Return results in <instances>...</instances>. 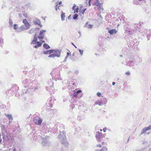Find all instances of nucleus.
Returning a JSON list of instances; mask_svg holds the SVG:
<instances>
[{"instance_id":"obj_1","label":"nucleus","mask_w":151,"mask_h":151,"mask_svg":"<svg viewBox=\"0 0 151 151\" xmlns=\"http://www.w3.org/2000/svg\"><path fill=\"white\" fill-rule=\"evenodd\" d=\"M58 138L62 140L61 141L62 144L65 147L68 148L69 146V143L66 139L65 132L63 131L60 132L58 135Z\"/></svg>"},{"instance_id":"obj_2","label":"nucleus","mask_w":151,"mask_h":151,"mask_svg":"<svg viewBox=\"0 0 151 151\" xmlns=\"http://www.w3.org/2000/svg\"><path fill=\"white\" fill-rule=\"evenodd\" d=\"M40 84L38 83L37 82L33 81L32 84V85H30L29 89H27V91H29L30 90L31 92L34 91L36 92L38 91L40 88Z\"/></svg>"},{"instance_id":"obj_3","label":"nucleus","mask_w":151,"mask_h":151,"mask_svg":"<svg viewBox=\"0 0 151 151\" xmlns=\"http://www.w3.org/2000/svg\"><path fill=\"white\" fill-rule=\"evenodd\" d=\"M22 83L25 88H27L28 87V88H29L30 87V85L32 83V81L31 80L26 79H24V80H22Z\"/></svg>"},{"instance_id":"obj_4","label":"nucleus","mask_w":151,"mask_h":151,"mask_svg":"<svg viewBox=\"0 0 151 151\" xmlns=\"http://www.w3.org/2000/svg\"><path fill=\"white\" fill-rule=\"evenodd\" d=\"M49 83H47L46 86V89L48 91H49L50 92L51 91H50V88H51V89L53 88V87H52L53 84V82L51 80H50L48 81Z\"/></svg>"},{"instance_id":"obj_5","label":"nucleus","mask_w":151,"mask_h":151,"mask_svg":"<svg viewBox=\"0 0 151 151\" xmlns=\"http://www.w3.org/2000/svg\"><path fill=\"white\" fill-rule=\"evenodd\" d=\"M33 121L36 124L38 125H40L41 124L42 120L40 117H36L34 118Z\"/></svg>"},{"instance_id":"obj_6","label":"nucleus","mask_w":151,"mask_h":151,"mask_svg":"<svg viewBox=\"0 0 151 151\" xmlns=\"http://www.w3.org/2000/svg\"><path fill=\"white\" fill-rule=\"evenodd\" d=\"M46 32V30H41L40 31L39 34L38 36V38L39 40L43 39L44 38V35Z\"/></svg>"},{"instance_id":"obj_7","label":"nucleus","mask_w":151,"mask_h":151,"mask_svg":"<svg viewBox=\"0 0 151 151\" xmlns=\"http://www.w3.org/2000/svg\"><path fill=\"white\" fill-rule=\"evenodd\" d=\"M150 130H151V125L147 127H145L143 128L141 131L140 135L144 133H145L147 131Z\"/></svg>"},{"instance_id":"obj_8","label":"nucleus","mask_w":151,"mask_h":151,"mask_svg":"<svg viewBox=\"0 0 151 151\" xmlns=\"http://www.w3.org/2000/svg\"><path fill=\"white\" fill-rule=\"evenodd\" d=\"M44 50L43 51V53L44 54H50L54 52H57V50L50 49V50Z\"/></svg>"},{"instance_id":"obj_9","label":"nucleus","mask_w":151,"mask_h":151,"mask_svg":"<svg viewBox=\"0 0 151 151\" xmlns=\"http://www.w3.org/2000/svg\"><path fill=\"white\" fill-rule=\"evenodd\" d=\"M22 22L24 24L25 27L27 29L29 28L31 25L26 19H23L22 21Z\"/></svg>"},{"instance_id":"obj_10","label":"nucleus","mask_w":151,"mask_h":151,"mask_svg":"<svg viewBox=\"0 0 151 151\" xmlns=\"http://www.w3.org/2000/svg\"><path fill=\"white\" fill-rule=\"evenodd\" d=\"M41 137L43 139L42 142V144L43 146H46L48 145V142L47 140L45 138L44 139V137H42V136H41Z\"/></svg>"},{"instance_id":"obj_11","label":"nucleus","mask_w":151,"mask_h":151,"mask_svg":"<svg viewBox=\"0 0 151 151\" xmlns=\"http://www.w3.org/2000/svg\"><path fill=\"white\" fill-rule=\"evenodd\" d=\"M37 34H36L34 35L33 40L32 41L30 44H34L35 43H36L37 41Z\"/></svg>"},{"instance_id":"obj_12","label":"nucleus","mask_w":151,"mask_h":151,"mask_svg":"<svg viewBox=\"0 0 151 151\" xmlns=\"http://www.w3.org/2000/svg\"><path fill=\"white\" fill-rule=\"evenodd\" d=\"M108 32L110 35H113L116 34L117 32V31L116 29H113L109 30Z\"/></svg>"},{"instance_id":"obj_13","label":"nucleus","mask_w":151,"mask_h":151,"mask_svg":"<svg viewBox=\"0 0 151 151\" xmlns=\"http://www.w3.org/2000/svg\"><path fill=\"white\" fill-rule=\"evenodd\" d=\"M92 4L96 5L98 7L102 5L101 3L99 2V0H95L92 3Z\"/></svg>"},{"instance_id":"obj_14","label":"nucleus","mask_w":151,"mask_h":151,"mask_svg":"<svg viewBox=\"0 0 151 151\" xmlns=\"http://www.w3.org/2000/svg\"><path fill=\"white\" fill-rule=\"evenodd\" d=\"M33 22L35 25H38L41 24L40 20L38 19H36L33 21Z\"/></svg>"},{"instance_id":"obj_15","label":"nucleus","mask_w":151,"mask_h":151,"mask_svg":"<svg viewBox=\"0 0 151 151\" xmlns=\"http://www.w3.org/2000/svg\"><path fill=\"white\" fill-rule=\"evenodd\" d=\"M81 92L82 91L81 90H79L77 91H74L73 95V96L74 97H76L77 96L79 93Z\"/></svg>"},{"instance_id":"obj_16","label":"nucleus","mask_w":151,"mask_h":151,"mask_svg":"<svg viewBox=\"0 0 151 151\" xmlns=\"http://www.w3.org/2000/svg\"><path fill=\"white\" fill-rule=\"evenodd\" d=\"M43 46L46 50H48L50 48V46L46 43H44L43 45Z\"/></svg>"},{"instance_id":"obj_17","label":"nucleus","mask_w":151,"mask_h":151,"mask_svg":"<svg viewBox=\"0 0 151 151\" xmlns=\"http://www.w3.org/2000/svg\"><path fill=\"white\" fill-rule=\"evenodd\" d=\"M62 12V14H61V20L62 21H63L65 19V13L63 12L62 11H61Z\"/></svg>"},{"instance_id":"obj_18","label":"nucleus","mask_w":151,"mask_h":151,"mask_svg":"<svg viewBox=\"0 0 151 151\" xmlns=\"http://www.w3.org/2000/svg\"><path fill=\"white\" fill-rule=\"evenodd\" d=\"M5 115L6 116V117L8 118L11 121L13 119V118L12 116V115L11 114H5Z\"/></svg>"},{"instance_id":"obj_19","label":"nucleus","mask_w":151,"mask_h":151,"mask_svg":"<svg viewBox=\"0 0 151 151\" xmlns=\"http://www.w3.org/2000/svg\"><path fill=\"white\" fill-rule=\"evenodd\" d=\"M57 56V52L55 53H53L50 54L48 56L49 58H54Z\"/></svg>"},{"instance_id":"obj_20","label":"nucleus","mask_w":151,"mask_h":151,"mask_svg":"<svg viewBox=\"0 0 151 151\" xmlns=\"http://www.w3.org/2000/svg\"><path fill=\"white\" fill-rule=\"evenodd\" d=\"M101 135H100V134H99L98 133L97 134H96V137L98 141H99L101 140Z\"/></svg>"},{"instance_id":"obj_21","label":"nucleus","mask_w":151,"mask_h":151,"mask_svg":"<svg viewBox=\"0 0 151 151\" xmlns=\"http://www.w3.org/2000/svg\"><path fill=\"white\" fill-rule=\"evenodd\" d=\"M78 15L77 14H74L73 16V19L74 20H77L78 19Z\"/></svg>"},{"instance_id":"obj_22","label":"nucleus","mask_w":151,"mask_h":151,"mask_svg":"<svg viewBox=\"0 0 151 151\" xmlns=\"http://www.w3.org/2000/svg\"><path fill=\"white\" fill-rule=\"evenodd\" d=\"M19 29H20L22 31L24 30L27 29L26 27H24V26L23 25L20 26L19 27Z\"/></svg>"},{"instance_id":"obj_23","label":"nucleus","mask_w":151,"mask_h":151,"mask_svg":"<svg viewBox=\"0 0 151 151\" xmlns=\"http://www.w3.org/2000/svg\"><path fill=\"white\" fill-rule=\"evenodd\" d=\"M34 44H37L39 47H41L42 45L40 42L37 41L36 43H35Z\"/></svg>"},{"instance_id":"obj_24","label":"nucleus","mask_w":151,"mask_h":151,"mask_svg":"<svg viewBox=\"0 0 151 151\" xmlns=\"http://www.w3.org/2000/svg\"><path fill=\"white\" fill-rule=\"evenodd\" d=\"M79 9V7L78 6H77L76 8L75 9H75L73 10H74V13H78V10Z\"/></svg>"},{"instance_id":"obj_25","label":"nucleus","mask_w":151,"mask_h":151,"mask_svg":"<svg viewBox=\"0 0 151 151\" xmlns=\"http://www.w3.org/2000/svg\"><path fill=\"white\" fill-rule=\"evenodd\" d=\"M13 29H14L16 30L18 28V25L16 24H14L13 25Z\"/></svg>"},{"instance_id":"obj_26","label":"nucleus","mask_w":151,"mask_h":151,"mask_svg":"<svg viewBox=\"0 0 151 151\" xmlns=\"http://www.w3.org/2000/svg\"><path fill=\"white\" fill-rule=\"evenodd\" d=\"M96 104H98L99 106H102L103 105V103L101 101H98Z\"/></svg>"},{"instance_id":"obj_27","label":"nucleus","mask_w":151,"mask_h":151,"mask_svg":"<svg viewBox=\"0 0 151 151\" xmlns=\"http://www.w3.org/2000/svg\"><path fill=\"white\" fill-rule=\"evenodd\" d=\"M35 31V29H32L29 31V33L30 34H32Z\"/></svg>"},{"instance_id":"obj_28","label":"nucleus","mask_w":151,"mask_h":151,"mask_svg":"<svg viewBox=\"0 0 151 151\" xmlns=\"http://www.w3.org/2000/svg\"><path fill=\"white\" fill-rule=\"evenodd\" d=\"M9 24L11 26H12L13 23L12 20L10 19V18H9Z\"/></svg>"},{"instance_id":"obj_29","label":"nucleus","mask_w":151,"mask_h":151,"mask_svg":"<svg viewBox=\"0 0 151 151\" xmlns=\"http://www.w3.org/2000/svg\"><path fill=\"white\" fill-rule=\"evenodd\" d=\"M93 26V25H92L91 24H89L87 26V27L89 29H91L92 28Z\"/></svg>"},{"instance_id":"obj_30","label":"nucleus","mask_w":151,"mask_h":151,"mask_svg":"<svg viewBox=\"0 0 151 151\" xmlns=\"http://www.w3.org/2000/svg\"><path fill=\"white\" fill-rule=\"evenodd\" d=\"M87 9L86 8H84L83 9L81 12V13L83 14L85 12L86 10Z\"/></svg>"},{"instance_id":"obj_31","label":"nucleus","mask_w":151,"mask_h":151,"mask_svg":"<svg viewBox=\"0 0 151 151\" xmlns=\"http://www.w3.org/2000/svg\"><path fill=\"white\" fill-rule=\"evenodd\" d=\"M60 56V51L57 50V57H59Z\"/></svg>"},{"instance_id":"obj_32","label":"nucleus","mask_w":151,"mask_h":151,"mask_svg":"<svg viewBox=\"0 0 151 151\" xmlns=\"http://www.w3.org/2000/svg\"><path fill=\"white\" fill-rule=\"evenodd\" d=\"M79 51L80 52V54L81 56H82L83 53V50L80 49L79 50Z\"/></svg>"},{"instance_id":"obj_33","label":"nucleus","mask_w":151,"mask_h":151,"mask_svg":"<svg viewBox=\"0 0 151 151\" xmlns=\"http://www.w3.org/2000/svg\"><path fill=\"white\" fill-rule=\"evenodd\" d=\"M99 10H101L102 11L104 10V9L102 7V5L99 6L98 7Z\"/></svg>"},{"instance_id":"obj_34","label":"nucleus","mask_w":151,"mask_h":151,"mask_svg":"<svg viewBox=\"0 0 151 151\" xmlns=\"http://www.w3.org/2000/svg\"><path fill=\"white\" fill-rule=\"evenodd\" d=\"M107 148L106 147H103L100 151H106Z\"/></svg>"},{"instance_id":"obj_35","label":"nucleus","mask_w":151,"mask_h":151,"mask_svg":"<svg viewBox=\"0 0 151 151\" xmlns=\"http://www.w3.org/2000/svg\"><path fill=\"white\" fill-rule=\"evenodd\" d=\"M23 15L26 18H27L28 17V15L26 13H24L23 14Z\"/></svg>"},{"instance_id":"obj_36","label":"nucleus","mask_w":151,"mask_h":151,"mask_svg":"<svg viewBox=\"0 0 151 151\" xmlns=\"http://www.w3.org/2000/svg\"><path fill=\"white\" fill-rule=\"evenodd\" d=\"M97 95L98 96L100 97L101 95V93H100L98 92L97 93Z\"/></svg>"},{"instance_id":"obj_37","label":"nucleus","mask_w":151,"mask_h":151,"mask_svg":"<svg viewBox=\"0 0 151 151\" xmlns=\"http://www.w3.org/2000/svg\"><path fill=\"white\" fill-rule=\"evenodd\" d=\"M62 4V1H57V6H58V4L61 5Z\"/></svg>"},{"instance_id":"obj_38","label":"nucleus","mask_w":151,"mask_h":151,"mask_svg":"<svg viewBox=\"0 0 151 151\" xmlns=\"http://www.w3.org/2000/svg\"><path fill=\"white\" fill-rule=\"evenodd\" d=\"M76 6V5L75 4H74L73 6L72 7V9L73 10H74L75 9V7Z\"/></svg>"},{"instance_id":"obj_39","label":"nucleus","mask_w":151,"mask_h":151,"mask_svg":"<svg viewBox=\"0 0 151 151\" xmlns=\"http://www.w3.org/2000/svg\"><path fill=\"white\" fill-rule=\"evenodd\" d=\"M125 74L129 76L130 75V73L129 71H128L126 72Z\"/></svg>"},{"instance_id":"obj_40","label":"nucleus","mask_w":151,"mask_h":151,"mask_svg":"<svg viewBox=\"0 0 151 151\" xmlns=\"http://www.w3.org/2000/svg\"><path fill=\"white\" fill-rule=\"evenodd\" d=\"M74 73L76 74L77 75L78 73V70H75V71L74 72Z\"/></svg>"},{"instance_id":"obj_41","label":"nucleus","mask_w":151,"mask_h":151,"mask_svg":"<svg viewBox=\"0 0 151 151\" xmlns=\"http://www.w3.org/2000/svg\"><path fill=\"white\" fill-rule=\"evenodd\" d=\"M41 39L39 40H40V41L41 43H42V44L43 43H44L45 42V41L43 40H41Z\"/></svg>"},{"instance_id":"obj_42","label":"nucleus","mask_w":151,"mask_h":151,"mask_svg":"<svg viewBox=\"0 0 151 151\" xmlns=\"http://www.w3.org/2000/svg\"><path fill=\"white\" fill-rule=\"evenodd\" d=\"M145 148H142V149H141L140 150H137L136 151H146V150H145Z\"/></svg>"},{"instance_id":"obj_43","label":"nucleus","mask_w":151,"mask_h":151,"mask_svg":"<svg viewBox=\"0 0 151 151\" xmlns=\"http://www.w3.org/2000/svg\"><path fill=\"white\" fill-rule=\"evenodd\" d=\"M70 55V53L68 52L67 53L66 56H67H67L68 57Z\"/></svg>"},{"instance_id":"obj_44","label":"nucleus","mask_w":151,"mask_h":151,"mask_svg":"<svg viewBox=\"0 0 151 151\" xmlns=\"http://www.w3.org/2000/svg\"><path fill=\"white\" fill-rule=\"evenodd\" d=\"M38 47H39L38 46L36 45H35L34 46V48H38Z\"/></svg>"},{"instance_id":"obj_45","label":"nucleus","mask_w":151,"mask_h":151,"mask_svg":"<svg viewBox=\"0 0 151 151\" xmlns=\"http://www.w3.org/2000/svg\"><path fill=\"white\" fill-rule=\"evenodd\" d=\"M40 28L39 27H36L35 29H35V31H36V30L37 29L38 30H39V29H40Z\"/></svg>"},{"instance_id":"obj_46","label":"nucleus","mask_w":151,"mask_h":151,"mask_svg":"<svg viewBox=\"0 0 151 151\" xmlns=\"http://www.w3.org/2000/svg\"><path fill=\"white\" fill-rule=\"evenodd\" d=\"M107 128L105 127L103 129V131L104 132H105Z\"/></svg>"},{"instance_id":"obj_47","label":"nucleus","mask_w":151,"mask_h":151,"mask_svg":"<svg viewBox=\"0 0 151 151\" xmlns=\"http://www.w3.org/2000/svg\"><path fill=\"white\" fill-rule=\"evenodd\" d=\"M71 18V14H70V15H69L68 17V19H70Z\"/></svg>"},{"instance_id":"obj_48","label":"nucleus","mask_w":151,"mask_h":151,"mask_svg":"<svg viewBox=\"0 0 151 151\" xmlns=\"http://www.w3.org/2000/svg\"><path fill=\"white\" fill-rule=\"evenodd\" d=\"M71 44L76 48H77V47H76V46L73 43V42H71Z\"/></svg>"},{"instance_id":"obj_49","label":"nucleus","mask_w":151,"mask_h":151,"mask_svg":"<svg viewBox=\"0 0 151 151\" xmlns=\"http://www.w3.org/2000/svg\"><path fill=\"white\" fill-rule=\"evenodd\" d=\"M79 7H80V9H81L83 7V5H82L81 4H80V5Z\"/></svg>"},{"instance_id":"obj_50","label":"nucleus","mask_w":151,"mask_h":151,"mask_svg":"<svg viewBox=\"0 0 151 151\" xmlns=\"http://www.w3.org/2000/svg\"><path fill=\"white\" fill-rule=\"evenodd\" d=\"M55 4H56L55 5V10L57 11V2H55Z\"/></svg>"},{"instance_id":"obj_51","label":"nucleus","mask_w":151,"mask_h":151,"mask_svg":"<svg viewBox=\"0 0 151 151\" xmlns=\"http://www.w3.org/2000/svg\"><path fill=\"white\" fill-rule=\"evenodd\" d=\"M19 17H22V14L21 13H19Z\"/></svg>"},{"instance_id":"obj_52","label":"nucleus","mask_w":151,"mask_h":151,"mask_svg":"<svg viewBox=\"0 0 151 151\" xmlns=\"http://www.w3.org/2000/svg\"><path fill=\"white\" fill-rule=\"evenodd\" d=\"M17 32H21L22 31V30H21L20 29H19L17 30Z\"/></svg>"},{"instance_id":"obj_53","label":"nucleus","mask_w":151,"mask_h":151,"mask_svg":"<svg viewBox=\"0 0 151 151\" xmlns=\"http://www.w3.org/2000/svg\"><path fill=\"white\" fill-rule=\"evenodd\" d=\"M97 147H101V145H97Z\"/></svg>"},{"instance_id":"obj_54","label":"nucleus","mask_w":151,"mask_h":151,"mask_svg":"<svg viewBox=\"0 0 151 151\" xmlns=\"http://www.w3.org/2000/svg\"><path fill=\"white\" fill-rule=\"evenodd\" d=\"M38 25H39L41 27H42V25L41 24H40Z\"/></svg>"},{"instance_id":"obj_55","label":"nucleus","mask_w":151,"mask_h":151,"mask_svg":"<svg viewBox=\"0 0 151 151\" xmlns=\"http://www.w3.org/2000/svg\"><path fill=\"white\" fill-rule=\"evenodd\" d=\"M115 84V82H113L112 83V85L113 86H114Z\"/></svg>"},{"instance_id":"obj_56","label":"nucleus","mask_w":151,"mask_h":151,"mask_svg":"<svg viewBox=\"0 0 151 151\" xmlns=\"http://www.w3.org/2000/svg\"><path fill=\"white\" fill-rule=\"evenodd\" d=\"M119 57L121 58H123V55H119Z\"/></svg>"},{"instance_id":"obj_57","label":"nucleus","mask_w":151,"mask_h":151,"mask_svg":"<svg viewBox=\"0 0 151 151\" xmlns=\"http://www.w3.org/2000/svg\"><path fill=\"white\" fill-rule=\"evenodd\" d=\"M13 151H16V149L15 148H14Z\"/></svg>"},{"instance_id":"obj_58","label":"nucleus","mask_w":151,"mask_h":151,"mask_svg":"<svg viewBox=\"0 0 151 151\" xmlns=\"http://www.w3.org/2000/svg\"><path fill=\"white\" fill-rule=\"evenodd\" d=\"M88 24V22H87L85 23V26H86Z\"/></svg>"},{"instance_id":"obj_59","label":"nucleus","mask_w":151,"mask_h":151,"mask_svg":"<svg viewBox=\"0 0 151 151\" xmlns=\"http://www.w3.org/2000/svg\"><path fill=\"white\" fill-rule=\"evenodd\" d=\"M60 6H58L57 7V9H60Z\"/></svg>"},{"instance_id":"obj_60","label":"nucleus","mask_w":151,"mask_h":151,"mask_svg":"<svg viewBox=\"0 0 151 151\" xmlns=\"http://www.w3.org/2000/svg\"><path fill=\"white\" fill-rule=\"evenodd\" d=\"M68 56L67 57V56H65V59H67L68 58Z\"/></svg>"},{"instance_id":"obj_61","label":"nucleus","mask_w":151,"mask_h":151,"mask_svg":"<svg viewBox=\"0 0 151 151\" xmlns=\"http://www.w3.org/2000/svg\"><path fill=\"white\" fill-rule=\"evenodd\" d=\"M99 17H100V18H101L102 19V16H101V15H99Z\"/></svg>"},{"instance_id":"obj_62","label":"nucleus","mask_w":151,"mask_h":151,"mask_svg":"<svg viewBox=\"0 0 151 151\" xmlns=\"http://www.w3.org/2000/svg\"><path fill=\"white\" fill-rule=\"evenodd\" d=\"M66 61V59H65V58L64 60L63 61V62H65Z\"/></svg>"},{"instance_id":"obj_63","label":"nucleus","mask_w":151,"mask_h":151,"mask_svg":"<svg viewBox=\"0 0 151 151\" xmlns=\"http://www.w3.org/2000/svg\"><path fill=\"white\" fill-rule=\"evenodd\" d=\"M12 122V121H11V120H9V123H10L11 122Z\"/></svg>"},{"instance_id":"obj_64","label":"nucleus","mask_w":151,"mask_h":151,"mask_svg":"<svg viewBox=\"0 0 151 151\" xmlns=\"http://www.w3.org/2000/svg\"><path fill=\"white\" fill-rule=\"evenodd\" d=\"M4 138H5V136H3V139H4Z\"/></svg>"}]
</instances>
